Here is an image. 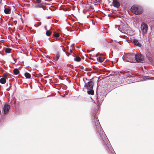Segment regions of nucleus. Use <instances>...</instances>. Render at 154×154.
Instances as JSON below:
<instances>
[{
    "label": "nucleus",
    "instance_id": "f257e3e1",
    "mask_svg": "<svg viewBox=\"0 0 154 154\" xmlns=\"http://www.w3.org/2000/svg\"><path fill=\"white\" fill-rule=\"evenodd\" d=\"M94 120L95 127L100 134V137L102 139L103 143L106 144L107 146L108 147V149L109 150L110 149H112L111 148L110 146V145L109 140L101 128L98 120L96 118H95Z\"/></svg>",
    "mask_w": 154,
    "mask_h": 154
},
{
    "label": "nucleus",
    "instance_id": "f03ea898",
    "mask_svg": "<svg viewBox=\"0 0 154 154\" xmlns=\"http://www.w3.org/2000/svg\"><path fill=\"white\" fill-rule=\"evenodd\" d=\"M131 11L136 15H139L142 14L143 13V10L142 8L138 6H132L131 8Z\"/></svg>",
    "mask_w": 154,
    "mask_h": 154
},
{
    "label": "nucleus",
    "instance_id": "7ed1b4c3",
    "mask_svg": "<svg viewBox=\"0 0 154 154\" xmlns=\"http://www.w3.org/2000/svg\"><path fill=\"white\" fill-rule=\"evenodd\" d=\"M134 55L129 53L125 54L123 60L126 61L133 63L134 61Z\"/></svg>",
    "mask_w": 154,
    "mask_h": 154
},
{
    "label": "nucleus",
    "instance_id": "20e7f679",
    "mask_svg": "<svg viewBox=\"0 0 154 154\" xmlns=\"http://www.w3.org/2000/svg\"><path fill=\"white\" fill-rule=\"evenodd\" d=\"M140 28L143 33L145 34L147 33L148 29V26L147 24L144 23H142Z\"/></svg>",
    "mask_w": 154,
    "mask_h": 154
},
{
    "label": "nucleus",
    "instance_id": "39448f33",
    "mask_svg": "<svg viewBox=\"0 0 154 154\" xmlns=\"http://www.w3.org/2000/svg\"><path fill=\"white\" fill-rule=\"evenodd\" d=\"M94 83L91 81H89L85 84V87L88 90H91L93 89Z\"/></svg>",
    "mask_w": 154,
    "mask_h": 154
},
{
    "label": "nucleus",
    "instance_id": "423d86ee",
    "mask_svg": "<svg viewBox=\"0 0 154 154\" xmlns=\"http://www.w3.org/2000/svg\"><path fill=\"white\" fill-rule=\"evenodd\" d=\"M135 60L138 62L142 61L143 60V58L141 55L140 54H137L135 55L134 57Z\"/></svg>",
    "mask_w": 154,
    "mask_h": 154
},
{
    "label": "nucleus",
    "instance_id": "0eeeda50",
    "mask_svg": "<svg viewBox=\"0 0 154 154\" xmlns=\"http://www.w3.org/2000/svg\"><path fill=\"white\" fill-rule=\"evenodd\" d=\"M10 109V106L9 105L5 104V105L3 108L4 113L5 114H7Z\"/></svg>",
    "mask_w": 154,
    "mask_h": 154
},
{
    "label": "nucleus",
    "instance_id": "6e6552de",
    "mask_svg": "<svg viewBox=\"0 0 154 154\" xmlns=\"http://www.w3.org/2000/svg\"><path fill=\"white\" fill-rule=\"evenodd\" d=\"M112 4L114 7L117 8H119L120 6V4L117 0H113Z\"/></svg>",
    "mask_w": 154,
    "mask_h": 154
},
{
    "label": "nucleus",
    "instance_id": "1a4fd4ad",
    "mask_svg": "<svg viewBox=\"0 0 154 154\" xmlns=\"http://www.w3.org/2000/svg\"><path fill=\"white\" fill-rule=\"evenodd\" d=\"M133 42L134 45L137 46H138L139 47H140L141 46V45L140 44L138 41V40L137 39H134L133 40Z\"/></svg>",
    "mask_w": 154,
    "mask_h": 154
},
{
    "label": "nucleus",
    "instance_id": "9d476101",
    "mask_svg": "<svg viewBox=\"0 0 154 154\" xmlns=\"http://www.w3.org/2000/svg\"><path fill=\"white\" fill-rule=\"evenodd\" d=\"M4 12L6 14H10L11 10L8 8H5L4 9Z\"/></svg>",
    "mask_w": 154,
    "mask_h": 154
},
{
    "label": "nucleus",
    "instance_id": "9b49d317",
    "mask_svg": "<svg viewBox=\"0 0 154 154\" xmlns=\"http://www.w3.org/2000/svg\"><path fill=\"white\" fill-rule=\"evenodd\" d=\"M13 72L15 75H18L20 72V71L17 69H14Z\"/></svg>",
    "mask_w": 154,
    "mask_h": 154
},
{
    "label": "nucleus",
    "instance_id": "f8f14e48",
    "mask_svg": "<svg viewBox=\"0 0 154 154\" xmlns=\"http://www.w3.org/2000/svg\"><path fill=\"white\" fill-rule=\"evenodd\" d=\"M24 75L27 79L30 78L31 76V75L29 73L27 72L25 73Z\"/></svg>",
    "mask_w": 154,
    "mask_h": 154
},
{
    "label": "nucleus",
    "instance_id": "ddd939ff",
    "mask_svg": "<svg viewBox=\"0 0 154 154\" xmlns=\"http://www.w3.org/2000/svg\"><path fill=\"white\" fill-rule=\"evenodd\" d=\"M97 59L98 60V61L100 63L103 62L104 60V58L102 57H97Z\"/></svg>",
    "mask_w": 154,
    "mask_h": 154
},
{
    "label": "nucleus",
    "instance_id": "4468645a",
    "mask_svg": "<svg viewBox=\"0 0 154 154\" xmlns=\"http://www.w3.org/2000/svg\"><path fill=\"white\" fill-rule=\"evenodd\" d=\"M6 79L5 78H1L0 79V82L2 84H5L6 82Z\"/></svg>",
    "mask_w": 154,
    "mask_h": 154
},
{
    "label": "nucleus",
    "instance_id": "2eb2a0df",
    "mask_svg": "<svg viewBox=\"0 0 154 154\" xmlns=\"http://www.w3.org/2000/svg\"><path fill=\"white\" fill-rule=\"evenodd\" d=\"M60 56V54L59 53H57L55 57H54V59L55 60H57L59 58Z\"/></svg>",
    "mask_w": 154,
    "mask_h": 154
},
{
    "label": "nucleus",
    "instance_id": "dca6fc26",
    "mask_svg": "<svg viewBox=\"0 0 154 154\" xmlns=\"http://www.w3.org/2000/svg\"><path fill=\"white\" fill-rule=\"evenodd\" d=\"M87 93L89 94L93 95L94 94V92L92 89L90 90L87 91Z\"/></svg>",
    "mask_w": 154,
    "mask_h": 154
},
{
    "label": "nucleus",
    "instance_id": "f3484780",
    "mask_svg": "<svg viewBox=\"0 0 154 154\" xmlns=\"http://www.w3.org/2000/svg\"><path fill=\"white\" fill-rule=\"evenodd\" d=\"M43 6V5L42 4L39 3L38 4L35 5V7L36 8H41Z\"/></svg>",
    "mask_w": 154,
    "mask_h": 154
},
{
    "label": "nucleus",
    "instance_id": "a211bd4d",
    "mask_svg": "<svg viewBox=\"0 0 154 154\" xmlns=\"http://www.w3.org/2000/svg\"><path fill=\"white\" fill-rule=\"evenodd\" d=\"M11 50L12 49L11 48H6L5 49V52L6 53H9L11 52Z\"/></svg>",
    "mask_w": 154,
    "mask_h": 154
},
{
    "label": "nucleus",
    "instance_id": "6ab92c4d",
    "mask_svg": "<svg viewBox=\"0 0 154 154\" xmlns=\"http://www.w3.org/2000/svg\"><path fill=\"white\" fill-rule=\"evenodd\" d=\"M81 58L79 57H76L75 58H74L75 61L77 62H79L81 60Z\"/></svg>",
    "mask_w": 154,
    "mask_h": 154
},
{
    "label": "nucleus",
    "instance_id": "aec40b11",
    "mask_svg": "<svg viewBox=\"0 0 154 154\" xmlns=\"http://www.w3.org/2000/svg\"><path fill=\"white\" fill-rule=\"evenodd\" d=\"M46 34L48 36H50L51 34V32L50 30H47Z\"/></svg>",
    "mask_w": 154,
    "mask_h": 154
},
{
    "label": "nucleus",
    "instance_id": "412c9836",
    "mask_svg": "<svg viewBox=\"0 0 154 154\" xmlns=\"http://www.w3.org/2000/svg\"><path fill=\"white\" fill-rule=\"evenodd\" d=\"M54 36L56 37H58L60 36V34L59 33H54Z\"/></svg>",
    "mask_w": 154,
    "mask_h": 154
},
{
    "label": "nucleus",
    "instance_id": "4be33fe9",
    "mask_svg": "<svg viewBox=\"0 0 154 154\" xmlns=\"http://www.w3.org/2000/svg\"><path fill=\"white\" fill-rule=\"evenodd\" d=\"M8 75L4 73L3 74V78H5L6 79Z\"/></svg>",
    "mask_w": 154,
    "mask_h": 154
},
{
    "label": "nucleus",
    "instance_id": "5701e85b",
    "mask_svg": "<svg viewBox=\"0 0 154 154\" xmlns=\"http://www.w3.org/2000/svg\"><path fill=\"white\" fill-rule=\"evenodd\" d=\"M37 3H40L41 2L42 0H36Z\"/></svg>",
    "mask_w": 154,
    "mask_h": 154
},
{
    "label": "nucleus",
    "instance_id": "b1692460",
    "mask_svg": "<svg viewBox=\"0 0 154 154\" xmlns=\"http://www.w3.org/2000/svg\"><path fill=\"white\" fill-rule=\"evenodd\" d=\"M66 53L67 54H67V56H69V55L70 54H69V53H68L66 52Z\"/></svg>",
    "mask_w": 154,
    "mask_h": 154
},
{
    "label": "nucleus",
    "instance_id": "393cba45",
    "mask_svg": "<svg viewBox=\"0 0 154 154\" xmlns=\"http://www.w3.org/2000/svg\"><path fill=\"white\" fill-rule=\"evenodd\" d=\"M45 29L46 30H47V26H45Z\"/></svg>",
    "mask_w": 154,
    "mask_h": 154
},
{
    "label": "nucleus",
    "instance_id": "a878e982",
    "mask_svg": "<svg viewBox=\"0 0 154 154\" xmlns=\"http://www.w3.org/2000/svg\"><path fill=\"white\" fill-rule=\"evenodd\" d=\"M70 52H71V53L72 52V50H70Z\"/></svg>",
    "mask_w": 154,
    "mask_h": 154
},
{
    "label": "nucleus",
    "instance_id": "bb28decb",
    "mask_svg": "<svg viewBox=\"0 0 154 154\" xmlns=\"http://www.w3.org/2000/svg\"><path fill=\"white\" fill-rule=\"evenodd\" d=\"M111 153H112V152H111ZM109 153H111V152H109Z\"/></svg>",
    "mask_w": 154,
    "mask_h": 154
},
{
    "label": "nucleus",
    "instance_id": "cd10ccee",
    "mask_svg": "<svg viewBox=\"0 0 154 154\" xmlns=\"http://www.w3.org/2000/svg\"><path fill=\"white\" fill-rule=\"evenodd\" d=\"M95 0L96 1H97V0Z\"/></svg>",
    "mask_w": 154,
    "mask_h": 154
}]
</instances>
